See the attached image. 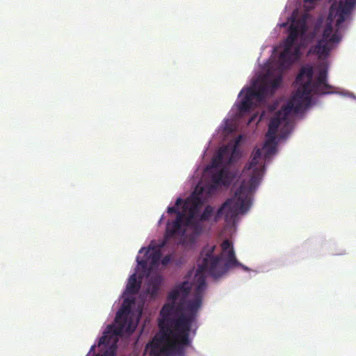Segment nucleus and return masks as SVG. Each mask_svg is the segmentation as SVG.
Wrapping results in <instances>:
<instances>
[{
    "instance_id": "obj_1",
    "label": "nucleus",
    "mask_w": 356,
    "mask_h": 356,
    "mask_svg": "<svg viewBox=\"0 0 356 356\" xmlns=\"http://www.w3.org/2000/svg\"><path fill=\"white\" fill-rule=\"evenodd\" d=\"M215 248L208 245L201 252L202 259L197 261L195 273L198 284L192 299H186L191 289V284L187 281L169 293L168 300L171 302L165 303L160 311L161 335L155 337L145 346L149 356L181 355L184 347L191 343L190 333L202 305V291L206 286L204 273L217 278L235 267L248 270L236 259L231 241L226 239L222 243L220 255L213 256Z\"/></svg>"
},
{
    "instance_id": "obj_2",
    "label": "nucleus",
    "mask_w": 356,
    "mask_h": 356,
    "mask_svg": "<svg viewBox=\"0 0 356 356\" xmlns=\"http://www.w3.org/2000/svg\"><path fill=\"white\" fill-rule=\"evenodd\" d=\"M277 26L284 28L287 33L284 42V49L278 58L275 67H270L266 72L259 77L258 83L256 81L252 87L241 90L240 95L243 92L245 95L238 106L241 113L251 111L254 106V99L260 103L268 95H273L282 82L284 72L289 68V17H286V22L279 24Z\"/></svg>"
},
{
    "instance_id": "obj_3",
    "label": "nucleus",
    "mask_w": 356,
    "mask_h": 356,
    "mask_svg": "<svg viewBox=\"0 0 356 356\" xmlns=\"http://www.w3.org/2000/svg\"><path fill=\"white\" fill-rule=\"evenodd\" d=\"M261 156L260 149L253 152L251 161L243 170V175L252 170L250 179L248 181H243L234 197L225 201L218 209L214 216L215 222H218L224 216L227 223H234L238 214H243L248 211L250 207L251 194L259 184L264 174V166H257Z\"/></svg>"
},
{
    "instance_id": "obj_4",
    "label": "nucleus",
    "mask_w": 356,
    "mask_h": 356,
    "mask_svg": "<svg viewBox=\"0 0 356 356\" xmlns=\"http://www.w3.org/2000/svg\"><path fill=\"white\" fill-rule=\"evenodd\" d=\"M314 68L307 65L300 70L296 79L297 90L296 93L291 96V131L293 127V122L296 115H301L302 118L305 111L312 103V94L327 95L333 93V87L327 83V71L321 69L316 79L313 81Z\"/></svg>"
},
{
    "instance_id": "obj_5",
    "label": "nucleus",
    "mask_w": 356,
    "mask_h": 356,
    "mask_svg": "<svg viewBox=\"0 0 356 356\" xmlns=\"http://www.w3.org/2000/svg\"><path fill=\"white\" fill-rule=\"evenodd\" d=\"M204 188L196 186L191 199L184 201L177 198L174 207L168 208V213H176V219L168 220L166 225V236H184L185 227L191 228L196 236L200 235L204 230V225L197 221V215L204 204L203 193Z\"/></svg>"
},
{
    "instance_id": "obj_6",
    "label": "nucleus",
    "mask_w": 356,
    "mask_h": 356,
    "mask_svg": "<svg viewBox=\"0 0 356 356\" xmlns=\"http://www.w3.org/2000/svg\"><path fill=\"white\" fill-rule=\"evenodd\" d=\"M136 327V325L131 316L130 308L123 305L116 314L115 324L107 326L103 336L99 339L98 345L116 348L118 337L122 336L124 333H133Z\"/></svg>"
},
{
    "instance_id": "obj_7",
    "label": "nucleus",
    "mask_w": 356,
    "mask_h": 356,
    "mask_svg": "<svg viewBox=\"0 0 356 356\" xmlns=\"http://www.w3.org/2000/svg\"><path fill=\"white\" fill-rule=\"evenodd\" d=\"M284 124L286 132H289V100L286 101L281 111L277 112L275 116L270 120L268 124V129L266 134V140L263 149L265 150V157L274 154L276 152V136L278 128Z\"/></svg>"
},
{
    "instance_id": "obj_8",
    "label": "nucleus",
    "mask_w": 356,
    "mask_h": 356,
    "mask_svg": "<svg viewBox=\"0 0 356 356\" xmlns=\"http://www.w3.org/2000/svg\"><path fill=\"white\" fill-rule=\"evenodd\" d=\"M172 237H167L165 232L163 240L157 246H154L153 242H151L147 250L145 248H142L139 250V254H141L143 251H145V253L144 258L140 259L139 257H137L138 265L143 269H147L148 267L151 269L157 266L161 257V248L168 243L169 239Z\"/></svg>"
},
{
    "instance_id": "obj_9",
    "label": "nucleus",
    "mask_w": 356,
    "mask_h": 356,
    "mask_svg": "<svg viewBox=\"0 0 356 356\" xmlns=\"http://www.w3.org/2000/svg\"><path fill=\"white\" fill-rule=\"evenodd\" d=\"M308 29L307 15H304L298 20L291 15V47L298 37L303 38Z\"/></svg>"
},
{
    "instance_id": "obj_10",
    "label": "nucleus",
    "mask_w": 356,
    "mask_h": 356,
    "mask_svg": "<svg viewBox=\"0 0 356 356\" xmlns=\"http://www.w3.org/2000/svg\"><path fill=\"white\" fill-rule=\"evenodd\" d=\"M232 177L227 170L222 168L218 172L213 173L211 176V184L206 186L204 191H207V193L211 192L220 186H227L231 184Z\"/></svg>"
},
{
    "instance_id": "obj_11",
    "label": "nucleus",
    "mask_w": 356,
    "mask_h": 356,
    "mask_svg": "<svg viewBox=\"0 0 356 356\" xmlns=\"http://www.w3.org/2000/svg\"><path fill=\"white\" fill-rule=\"evenodd\" d=\"M332 42L325 40H320L313 47V51L320 56H327L332 49Z\"/></svg>"
},
{
    "instance_id": "obj_12",
    "label": "nucleus",
    "mask_w": 356,
    "mask_h": 356,
    "mask_svg": "<svg viewBox=\"0 0 356 356\" xmlns=\"http://www.w3.org/2000/svg\"><path fill=\"white\" fill-rule=\"evenodd\" d=\"M140 288V282L137 281L136 275L132 274L128 280L126 292L129 294H136Z\"/></svg>"
},
{
    "instance_id": "obj_13",
    "label": "nucleus",
    "mask_w": 356,
    "mask_h": 356,
    "mask_svg": "<svg viewBox=\"0 0 356 356\" xmlns=\"http://www.w3.org/2000/svg\"><path fill=\"white\" fill-rule=\"evenodd\" d=\"M332 31L333 29L332 24H327L324 29L321 40H325L326 41L331 42L332 43L339 42L341 40L340 36L337 33L332 34Z\"/></svg>"
},
{
    "instance_id": "obj_14",
    "label": "nucleus",
    "mask_w": 356,
    "mask_h": 356,
    "mask_svg": "<svg viewBox=\"0 0 356 356\" xmlns=\"http://www.w3.org/2000/svg\"><path fill=\"white\" fill-rule=\"evenodd\" d=\"M227 152L226 147H221L213 157L211 161V166L213 168H218L222 164L223 159Z\"/></svg>"
},
{
    "instance_id": "obj_15",
    "label": "nucleus",
    "mask_w": 356,
    "mask_h": 356,
    "mask_svg": "<svg viewBox=\"0 0 356 356\" xmlns=\"http://www.w3.org/2000/svg\"><path fill=\"white\" fill-rule=\"evenodd\" d=\"M213 207L211 205H207L202 213L197 218V221L201 222L203 225L204 222L208 221L213 214Z\"/></svg>"
},
{
    "instance_id": "obj_16",
    "label": "nucleus",
    "mask_w": 356,
    "mask_h": 356,
    "mask_svg": "<svg viewBox=\"0 0 356 356\" xmlns=\"http://www.w3.org/2000/svg\"><path fill=\"white\" fill-rule=\"evenodd\" d=\"M353 8L344 2H340L338 8V10L341 11L343 14L350 15L353 10Z\"/></svg>"
},
{
    "instance_id": "obj_17",
    "label": "nucleus",
    "mask_w": 356,
    "mask_h": 356,
    "mask_svg": "<svg viewBox=\"0 0 356 356\" xmlns=\"http://www.w3.org/2000/svg\"><path fill=\"white\" fill-rule=\"evenodd\" d=\"M338 18L336 21V26L339 28L341 24L346 20V17L349 15L348 14H343L341 11L337 10Z\"/></svg>"
},
{
    "instance_id": "obj_18",
    "label": "nucleus",
    "mask_w": 356,
    "mask_h": 356,
    "mask_svg": "<svg viewBox=\"0 0 356 356\" xmlns=\"http://www.w3.org/2000/svg\"><path fill=\"white\" fill-rule=\"evenodd\" d=\"M171 258H172V257H171V255H170V254H168V255L165 256V257L162 259V260H161V264H162L163 266H166V265H168V264L170 263V260H171Z\"/></svg>"
},
{
    "instance_id": "obj_19",
    "label": "nucleus",
    "mask_w": 356,
    "mask_h": 356,
    "mask_svg": "<svg viewBox=\"0 0 356 356\" xmlns=\"http://www.w3.org/2000/svg\"><path fill=\"white\" fill-rule=\"evenodd\" d=\"M158 290H159L158 285L156 284H154L152 287V291H150V289L149 288L148 292L151 293L152 294H154V293H157Z\"/></svg>"
},
{
    "instance_id": "obj_20",
    "label": "nucleus",
    "mask_w": 356,
    "mask_h": 356,
    "mask_svg": "<svg viewBox=\"0 0 356 356\" xmlns=\"http://www.w3.org/2000/svg\"><path fill=\"white\" fill-rule=\"evenodd\" d=\"M345 2L354 8L355 5L356 4V0H346Z\"/></svg>"
},
{
    "instance_id": "obj_21",
    "label": "nucleus",
    "mask_w": 356,
    "mask_h": 356,
    "mask_svg": "<svg viewBox=\"0 0 356 356\" xmlns=\"http://www.w3.org/2000/svg\"><path fill=\"white\" fill-rule=\"evenodd\" d=\"M94 348H95V346H92L91 347V348H90V351L93 350H94Z\"/></svg>"
}]
</instances>
